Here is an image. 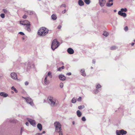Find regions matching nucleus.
<instances>
[{
    "mask_svg": "<svg viewBox=\"0 0 135 135\" xmlns=\"http://www.w3.org/2000/svg\"><path fill=\"white\" fill-rule=\"evenodd\" d=\"M20 23L21 24L23 25H26V26L28 25H30V22L26 20H25L24 21H20Z\"/></svg>",
    "mask_w": 135,
    "mask_h": 135,
    "instance_id": "obj_7",
    "label": "nucleus"
},
{
    "mask_svg": "<svg viewBox=\"0 0 135 135\" xmlns=\"http://www.w3.org/2000/svg\"><path fill=\"white\" fill-rule=\"evenodd\" d=\"M62 6L64 7H66V6L65 4H62L60 7H61Z\"/></svg>",
    "mask_w": 135,
    "mask_h": 135,
    "instance_id": "obj_43",
    "label": "nucleus"
},
{
    "mask_svg": "<svg viewBox=\"0 0 135 135\" xmlns=\"http://www.w3.org/2000/svg\"><path fill=\"white\" fill-rule=\"evenodd\" d=\"M28 83L27 81H26L25 83V85H28Z\"/></svg>",
    "mask_w": 135,
    "mask_h": 135,
    "instance_id": "obj_47",
    "label": "nucleus"
},
{
    "mask_svg": "<svg viewBox=\"0 0 135 135\" xmlns=\"http://www.w3.org/2000/svg\"><path fill=\"white\" fill-rule=\"evenodd\" d=\"M134 44V43H132L131 44V45L132 46H133Z\"/></svg>",
    "mask_w": 135,
    "mask_h": 135,
    "instance_id": "obj_51",
    "label": "nucleus"
},
{
    "mask_svg": "<svg viewBox=\"0 0 135 135\" xmlns=\"http://www.w3.org/2000/svg\"><path fill=\"white\" fill-rule=\"evenodd\" d=\"M116 10H114V11H115Z\"/></svg>",
    "mask_w": 135,
    "mask_h": 135,
    "instance_id": "obj_57",
    "label": "nucleus"
},
{
    "mask_svg": "<svg viewBox=\"0 0 135 135\" xmlns=\"http://www.w3.org/2000/svg\"><path fill=\"white\" fill-rule=\"evenodd\" d=\"M27 120L33 126L35 125L36 122L35 120L29 118Z\"/></svg>",
    "mask_w": 135,
    "mask_h": 135,
    "instance_id": "obj_8",
    "label": "nucleus"
},
{
    "mask_svg": "<svg viewBox=\"0 0 135 135\" xmlns=\"http://www.w3.org/2000/svg\"><path fill=\"white\" fill-rule=\"evenodd\" d=\"M52 19L54 20H56V19L57 17H56L55 15L54 14H53L51 16Z\"/></svg>",
    "mask_w": 135,
    "mask_h": 135,
    "instance_id": "obj_21",
    "label": "nucleus"
},
{
    "mask_svg": "<svg viewBox=\"0 0 135 135\" xmlns=\"http://www.w3.org/2000/svg\"><path fill=\"white\" fill-rule=\"evenodd\" d=\"M116 49V47L115 46H113L110 47V49L111 50H114Z\"/></svg>",
    "mask_w": 135,
    "mask_h": 135,
    "instance_id": "obj_31",
    "label": "nucleus"
},
{
    "mask_svg": "<svg viewBox=\"0 0 135 135\" xmlns=\"http://www.w3.org/2000/svg\"><path fill=\"white\" fill-rule=\"evenodd\" d=\"M101 87V85L99 84H98L97 85L96 88L97 89H99V88H100Z\"/></svg>",
    "mask_w": 135,
    "mask_h": 135,
    "instance_id": "obj_32",
    "label": "nucleus"
},
{
    "mask_svg": "<svg viewBox=\"0 0 135 135\" xmlns=\"http://www.w3.org/2000/svg\"><path fill=\"white\" fill-rule=\"evenodd\" d=\"M66 12V10L65 9L63 11H62V13L63 14H64Z\"/></svg>",
    "mask_w": 135,
    "mask_h": 135,
    "instance_id": "obj_45",
    "label": "nucleus"
},
{
    "mask_svg": "<svg viewBox=\"0 0 135 135\" xmlns=\"http://www.w3.org/2000/svg\"><path fill=\"white\" fill-rule=\"evenodd\" d=\"M61 26H59L58 27V28L59 29H60L61 28Z\"/></svg>",
    "mask_w": 135,
    "mask_h": 135,
    "instance_id": "obj_48",
    "label": "nucleus"
},
{
    "mask_svg": "<svg viewBox=\"0 0 135 135\" xmlns=\"http://www.w3.org/2000/svg\"><path fill=\"white\" fill-rule=\"evenodd\" d=\"M45 133V131H44L42 132V133Z\"/></svg>",
    "mask_w": 135,
    "mask_h": 135,
    "instance_id": "obj_54",
    "label": "nucleus"
},
{
    "mask_svg": "<svg viewBox=\"0 0 135 135\" xmlns=\"http://www.w3.org/2000/svg\"><path fill=\"white\" fill-rule=\"evenodd\" d=\"M60 87L62 88L63 86V84L62 83H61L60 84Z\"/></svg>",
    "mask_w": 135,
    "mask_h": 135,
    "instance_id": "obj_38",
    "label": "nucleus"
},
{
    "mask_svg": "<svg viewBox=\"0 0 135 135\" xmlns=\"http://www.w3.org/2000/svg\"><path fill=\"white\" fill-rule=\"evenodd\" d=\"M82 120L83 121H85L86 120V119L84 117H83L82 118Z\"/></svg>",
    "mask_w": 135,
    "mask_h": 135,
    "instance_id": "obj_40",
    "label": "nucleus"
},
{
    "mask_svg": "<svg viewBox=\"0 0 135 135\" xmlns=\"http://www.w3.org/2000/svg\"><path fill=\"white\" fill-rule=\"evenodd\" d=\"M11 92H12V93H13V91H11Z\"/></svg>",
    "mask_w": 135,
    "mask_h": 135,
    "instance_id": "obj_56",
    "label": "nucleus"
},
{
    "mask_svg": "<svg viewBox=\"0 0 135 135\" xmlns=\"http://www.w3.org/2000/svg\"><path fill=\"white\" fill-rule=\"evenodd\" d=\"M92 63L94 64H95V61L94 60H93L92 61Z\"/></svg>",
    "mask_w": 135,
    "mask_h": 135,
    "instance_id": "obj_52",
    "label": "nucleus"
},
{
    "mask_svg": "<svg viewBox=\"0 0 135 135\" xmlns=\"http://www.w3.org/2000/svg\"><path fill=\"white\" fill-rule=\"evenodd\" d=\"M59 43L56 40H54L52 42L51 48L53 50H54L59 46Z\"/></svg>",
    "mask_w": 135,
    "mask_h": 135,
    "instance_id": "obj_4",
    "label": "nucleus"
},
{
    "mask_svg": "<svg viewBox=\"0 0 135 135\" xmlns=\"http://www.w3.org/2000/svg\"><path fill=\"white\" fill-rule=\"evenodd\" d=\"M27 13L30 15H32L33 13V11H28L27 12Z\"/></svg>",
    "mask_w": 135,
    "mask_h": 135,
    "instance_id": "obj_28",
    "label": "nucleus"
},
{
    "mask_svg": "<svg viewBox=\"0 0 135 135\" xmlns=\"http://www.w3.org/2000/svg\"><path fill=\"white\" fill-rule=\"evenodd\" d=\"M94 92L95 93H97L98 92V90L97 89H95L94 90Z\"/></svg>",
    "mask_w": 135,
    "mask_h": 135,
    "instance_id": "obj_35",
    "label": "nucleus"
},
{
    "mask_svg": "<svg viewBox=\"0 0 135 135\" xmlns=\"http://www.w3.org/2000/svg\"><path fill=\"white\" fill-rule=\"evenodd\" d=\"M81 97H79L77 99L78 101H81Z\"/></svg>",
    "mask_w": 135,
    "mask_h": 135,
    "instance_id": "obj_37",
    "label": "nucleus"
},
{
    "mask_svg": "<svg viewBox=\"0 0 135 135\" xmlns=\"http://www.w3.org/2000/svg\"><path fill=\"white\" fill-rule=\"evenodd\" d=\"M84 105H80L78 107V108L79 109H81L84 108Z\"/></svg>",
    "mask_w": 135,
    "mask_h": 135,
    "instance_id": "obj_27",
    "label": "nucleus"
},
{
    "mask_svg": "<svg viewBox=\"0 0 135 135\" xmlns=\"http://www.w3.org/2000/svg\"><path fill=\"white\" fill-rule=\"evenodd\" d=\"M116 134L117 135H123L127 134V132L123 129H122L119 130H117L116 131Z\"/></svg>",
    "mask_w": 135,
    "mask_h": 135,
    "instance_id": "obj_5",
    "label": "nucleus"
},
{
    "mask_svg": "<svg viewBox=\"0 0 135 135\" xmlns=\"http://www.w3.org/2000/svg\"><path fill=\"white\" fill-rule=\"evenodd\" d=\"M91 69H93V68L92 67H91Z\"/></svg>",
    "mask_w": 135,
    "mask_h": 135,
    "instance_id": "obj_55",
    "label": "nucleus"
},
{
    "mask_svg": "<svg viewBox=\"0 0 135 135\" xmlns=\"http://www.w3.org/2000/svg\"><path fill=\"white\" fill-rule=\"evenodd\" d=\"M54 125L55 128V131L59 132V135H63L60 124L59 122H56L54 123Z\"/></svg>",
    "mask_w": 135,
    "mask_h": 135,
    "instance_id": "obj_2",
    "label": "nucleus"
},
{
    "mask_svg": "<svg viewBox=\"0 0 135 135\" xmlns=\"http://www.w3.org/2000/svg\"><path fill=\"white\" fill-rule=\"evenodd\" d=\"M64 68V66H62L61 67H60L58 68L57 70L59 71H61L62 69H63Z\"/></svg>",
    "mask_w": 135,
    "mask_h": 135,
    "instance_id": "obj_26",
    "label": "nucleus"
},
{
    "mask_svg": "<svg viewBox=\"0 0 135 135\" xmlns=\"http://www.w3.org/2000/svg\"><path fill=\"white\" fill-rule=\"evenodd\" d=\"M26 126H28V125H29V123L28 122H26Z\"/></svg>",
    "mask_w": 135,
    "mask_h": 135,
    "instance_id": "obj_49",
    "label": "nucleus"
},
{
    "mask_svg": "<svg viewBox=\"0 0 135 135\" xmlns=\"http://www.w3.org/2000/svg\"><path fill=\"white\" fill-rule=\"evenodd\" d=\"M127 11V9L126 8H122L120 10V11H121V12H126Z\"/></svg>",
    "mask_w": 135,
    "mask_h": 135,
    "instance_id": "obj_24",
    "label": "nucleus"
},
{
    "mask_svg": "<svg viewBox=\"0 0 135 135\" xmlns=\"http://www.w3.org/2000/svg\"><path fill=\"white\" fill-rule=\"evenodd\" d=\"M24 131V128L23 127L21 128V133L22 134V133Z\"/></svg>",
    "mask_w": 135,
    "mask_h": 135,
    "instance_id": "obj_39",
    "label": "nucleus"
},
{
    "mask_svg": "<svg viewBox=\"0 0 135 135\" xmlns=\"http://www.w3.org/2000/svg\"><path fill=\"white\" fill-rule=\"evenodd\" d=\"M113 5V3H107L106 6L108 7H110Z\"/></svg>",
    "mask_w": 135,
    "mask_h": 135,
    "instance_id": "obj_30",
    "label": "nucleus"
},
{
    "mask_svg": "<svg viewBox=\"0 0 135 135\" xmlns=\"http://www.w3.org/2000/svg\"><path fill=\"white\" fill-rule=\"evenodd\" d=\"M118 14L124 17H126L127 16V15L126 13L121 12V11H119L118 12Z\"/></svg>",
    "mask_w": 135,
    "mask_h": 135,
    "instance_id": "obj_12",
    "label": "nucleus"
},
{
    "mask_svg": "<svg viewBox=\"0 0 135 135\" xmlns=\"http://www.w3.org/2000/svg\"><path fill=\"white\" fill-rule=\"evenodd\" d=\"M81 73V74L83 76H86V74L85 73V70L84 69H82L80 71Z\"/></svg>",
    "mask_w": 135,
    "mask_h": 135,
    "instance_id": "obj_17",
    "label": "nucleus"
},
{
    "mask_svg": "<svg viewBox=\"0 0 135 135\" xmlns=\"http://www.w3.org/2000/svg\"><path fill=\"white\" fill-rule=\"evenodd\" d=\"M113 0H109V2H112Z\"/></svg>",
    "mask_w": 135,
    "mask_h": 135,
    "instance_id": "obj_53",
    "label": "nucleus"
},
{
    "mask_svg": "<svg viewBox=\"0 0 135 135\" xmlns=\"http://www.w3.org/2000/svg\"><path fill=\"white\" fill-rule=\"evenodd\" d=\"M22 97L25 99L26 100V102L27 103L29 104L30 105L32 106L33 105V101L31 98L28 97L25 98Z\"/></svg>",
    "mask_w": 135,
    "mask_h": 135,
    "instance_id": "obj_6",
    "label": "nucleus"
},
{
    "mask_svg": "<svg viewBox=\"0 0 135 135\" xmlns=\"http://www.w3.org/2000/svg\"><path fill=\"white\" fill-rule=\"evenodd\" d=\"M47 76H46L45 78L44 82L46 84H47L49 83V81L47 80Z\"/></svg>",
    "mask_w": 135,
    "mask_h": 135,
    "instance_id": "obj_20",
    "label": "nucleus"
},
{
    "mask_svg": "<svg viewBox=\"0 0 135 135\" xmlns=\"http://www.w3.org/2000/svg\"><path fill=\"white\" fill-rule=\"evenodd\" d=\"M59 79L62 80H64L66 79L65 76L62 75H60L59 76Z\"/></svg>",
    "mask_w": 135,
    "mask_h": 135,
    "instance_id": "obj_13",
    "label": "nucleus"
},
{
    "mask_svg": "<svg viewBox=\"0 0 135 135\" xmlns=\"http://www.w3.org/2000/svg\"><path fill=\"white\" fill-rule=\"evenodd\" d=\"M78 3L79 5L82 6L84 5V3L81 0H79L78 2Z\"/></svg>",
    "mask_w": 135,
    "mask_h": 135,
    "instance_id": "obj_18",
    "label": "nucleus"
},
{
    "mask_svg": "<svg viewBox=\"0 0 135 135\" xmlns=\"http://www.w3.org/2000/svg\"><path fill=\"white\" fill-rule=\"evenodd\" d=\"M84 2L87 4H89L90 2V0H84Z\"/></svg>",
    "mask_w": 135,
    "mask_h": 135,
    "instance_id": "obj_22",
    "label": "nucleus"
},
{
    "mask_svg": "<svg viewBox=\"0 0 135 135\" xmlns=\"http://www.w3.org/2000/svg\"><path fill=\"white\" fill-rule=\"evenodd\" d=\"M124 30L125 31H127L128 30V28L127 26H126L124 28Z\"/></svg>",
    "mask_w": 135,
    "mask_h": 135,
    "instance_id": "obj_36",
    "label": "nucleus"
},
{
    "mask_svg": "<svg viewBox=\"0 0 135 135\" xmlns=\"http://www.w3.org/2000/svg\"><path fill=\"white\" fill-rule=\"evenodd\" d=\"M48 32V30L46 28L42 27L40 28L38 31V34L40 36H44Z\"/></svg>",
    "mask_w": 135,
    "mask_h": 135,
    "instance_id": "obj_3",
    "label": "nucleus"
},
{
    "mask_svg": "<svg viewBox=\"0 0 135 135\" xmlns=\"http://www.w3.org/2000/svg\"><path fill=\"white\" fill-rule=\"evenodd\" d=\"M106 2L105 0H99V2L100 6L102 7L104 6Z\"/></svg>",
    "mask_w": 135,
    "mask_h": 135,
    "instance_id": "obj_10",
    "label": "nucleus"
},
{
    "mask_svg": "<svg viewBox=\"0 0 135 135\" xmlns=\"http://www.w3.org/2000/svg\"><path fill=\"white\" fill-rule=\"evenodd\" d=\"M67 52L68 53L70 54H73L74 52V50L71 48H69L67 50Z\"/></svg>",
    "mask_w": 135,
    "mask_h": 135,
    "instance_id": "obj_11",
    "label": "nucleus"
},
{
    "mask_svg": "<svg viewBox=\"0 0 135 135\" xmlns=\"http://www.w3.org/2000/svg\"><path fill=\"white\" fill-rule=\"evenodd\" d=\"M0 95L1 96H3L4 97H6L8 96V95L6 93H5L3 92L0 93Z\"/></svg>",
    "mask_w": 135,
    "mask_h": 135,
    "instance_id": "obj_14",
    "label": "nucleus"
},
{
    "mask_svg": "<svg viewBox=\"0 0 135 135\" xmlns=\"http://www.w3.org/2000/svg\"><path fill=\"white\" fill-rule=\"evenodd\" d=\"M47 76H49L51 78H52V76L51 75V72L49 71L48 73L47 74L46 76H47Z\"/></svg>",
    "mask_w": 135,
    "mask_h": 135,
    "instance_id": "obj_23",
    "label": "nucleus"
},
{
    "mask_svg": "<svg viewBox=\"0 0 135 135\" xmlns=\"http://www.w3.org/2000/svg\"><path fill=\"white\" fill-rule=\"evenodd\" d=\"M37 127L40 131L42 130V126L41 124L38 123L37 125Z\"/></svg>",
    "mask_w": 135,
    "mask_h": 135,
    "instance_id": "obj_15",
    "label": "nucleus"
},
{
    "mask_svg": "<svg viewBox=\"0 0 135 135\" xmlns=\"http://www.w3.org/2000/svg\"><path fill=\"white\" fill-rule=\"evenodd\" d=\"M47 100L51 105L52 107L58 104V102L56 99L51 96L48 97Z\"/></svg>",
    "mask_w": 135,
    "mask_h": 135,
    "instance_id": "obj_1",
    "label": "nucleus"
},
{
    "mask_svg": "<svg viewBox=\"0 0 135 135\" xmlns=\"http://www.w3.org/2000/svg\"><path fill=\"white\" fill-rule=\"evenodd\" d=\"M11 77L14 79H17V74L16 73L13 72L11 74Z\"/></svg>",
    "mask_w": 135,
    "mask_h": 135,
    "instance_id": "obj_9",
    "label": "nucleus"
},
{
    "mask_svg": "<svg viewBox=\"0 0 135 135\" xmlns=\"http://www.w3.org/2000/svg\"><path fill=\"white\" fill-rule=\"evenodd\" d=\"M76 102V100L75 98H73V99H72V100H71V102L72 103H75Z\"/></svg>",
    "mask_w": 135,
    "mask_h": 135,
    "instance_id": "obj_33",
    "label": "nucleus"
},
{
    "mask_svg": "<svg viewBox=\"0 0 135 135\" xmlns=\"http://www.w3.org/2000/svg\"><path fill=\"white\" fill-rule=\"evenodd\" d=\"M0 16L2 18H4L5 17V15L3 13H2L1 14Z\"/></svg>",
    "mask_w": 135,
    "mask_h": 135,
    "instance_id": "obj_34",
    "label": "nucleus"
},
{
    "mask_svg": "<svg viewBox=\"0 0 135 135\" xmlns=\"http://www.w3.org/2000/svg\"><path fill=\"white\" fill-rule=\"evenodd\" d=\"M11 89L12 90H13L16 93H17V91L14 86L12 87Z\"/></svg>",
    "mask_w": 135,
    "mask_h": 135,
    "instance_id": "obj_29",
    "label": "nucleus"
},
{
    "mask_svg": "<svg viewBox=\"0 0 135 135\" xmlns=\"http://www.w3.org/2000/svg\"><path fill=\"white\" fill-rule=\"evenodd\" d=\"M71 73H67V74H66V75H71Z\"/></svg>",
    "mask_w": 135,
    "mask_h": 135,
    "instance_id": "obj_46",
    "label": "nucleus"
},
{
    "mask_svg": "<svg viewBox=\"0 0 135 135\" xmlns=\"http://www.w3.org/2000/svg\"><path fill=\"white\" fill-rule=\"evenodd\" d=\"M22 17L23 18L26 19L27 17V16L26 15H25L23 16Z\"/></svg>",
    "mask_w": 135,
    "mask_h": 135,
    "instance_id": "obj_42",
    "label": "nucleus"
},
{
    "mask_svg": "<svg viewBox=\"0 0 135 135\" xmlns=\"http://www.w3.org/2000/svg\"><path fill=\"white\" fill-rule=\"evenodd\" d=\"M108 33L106 31H104L103 34V35L106 37L108 36Z\"/></svg>",
    "mask_w": 135,
    "mask_h": 135,
    "instance_id": "obj_25",
    "label": "nucleus"
},
{
    "mask_svg": "<svg viewBox=\"0 0 135 135\" xmlns=\"http://www.w3.org/2000/svg\"><path fill=\"white\" fill-rule=\"evenodd\" d=\"M19 33L21 35H24V34L22 32H19Z\"/></svg>",
    "mask_w": 135,
    "mask_h": 135,
    "instance_id": "obj_44",
    "label": "nucleus"
},
{
    "mask_svg": "<svg viewBox=\"0 0 135 135\" xmlns=\"http://www.w3.org/2000/svg\"><path fill=\"white\" fill-rule=\"evenodd\" d=\"M76 113L78 117H80L81 116V113L80 110H78L76 112Z\"/></svg>",
    "mask_w": 135,
    "mask_h": 135,
    "instance_id": "obj_16",
    "label": "nucleus"
},
{
    "mask_svg": "<svg viewBox=\"0 0 135 135\" xmlns=\"http://www.w3.org/2000/svg\"><path fill=\"white\" fill-rule=\"evenodd\" d=\"M41 134H42V133H38L36 134V135H40Z\"/></svg>",
    "mask_w": 135,
    "mask_h": 135,
    "instance_id": "obj_50",
    "label": "nucleus"
},
{
    "mask_svg": "<svg viewBox=\"0 0 135 135\" xmlns=\"http://www.w3.org/2000/svg\"><path fill=\"white\" fill-rule=\"evenodd\" d=\"M30 25H28L27 26H26V29L28 31H31V29L30 28Z\"/></svg>",
    "mask_w": 135,
    "mask_h": 135,
    "instance_id": "obj_19",
    "label": "nucleus"
},
{
    "mask_svg": "<svg viewBox=\"0 0 135 135\" xmlns=\"http://www.w3.org/2000/svg\"><path fill=\"white\" fill-rule=\"evenodd\" d=\"M3 12H4V13H7V11L6 9H3Z\"/></svg>",
    "mask_w": 135,
    "mask_h": 135,
    "instance_id": "obj_41",
    "label": "nucleus"
}]
</instances>
